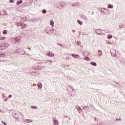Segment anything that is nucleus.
<instances>
[{
    "label": "nucleus",
    "mask_w": 125,
    "mask_h": 125,
    "mask_svg": "<svg viewBox=\"0 0 125 125\" xmlns=\"http://www.w3.org/2000/svg\"><path fill=\"white\" fill-rule=\"evenodd\" d=\"M13 40L15 43H18L21 41V37L17 36V37L14 38Z\"/></svg>",
    "instance_id": "1"
},
{
    "label": "nucleus",
    "mask_w": 125,
    "mask_h": 125,
    "mask_svg": "<svg viewBox=\"0 0 125 125\" xmlns=\"http://www.w3.org/2000/svg\"><path fill=\"white\" fill-rule=\"evenodd\" d=\"M17 52L18 53H20L21 55H22L24 54V50L22 48H20L18 49V50H17Z\"/></svg>",
    "instance_id": "2"
},
{
    "label": "nucleus",
    "mask_w": 125,
    "mask_h": 125,
    "mask_svg": "<svg viewBox=\"0 0 125 125\" xmlns=\"http://www.w3.org/2000/svg\"><path fill=\"white\" fill-rule=\"evenodd\" d=\"M110 52H111V55H112V56H113V57H115V56H116V54H117V51H116V50L112 49L111 50Z\"/></svg>",
    "instance_id": "3"
},
{
    "label": "nucleus",
    "mask_w": 125,
    "mask_h": 125,
    "mask_svg": "<svg viewBox=\"0 0 125 125\" xmlns=\"http://www.w3.org/2000/svg\"><path fill=\"white\" fill-rule=\"evenodd\" d=\"M0 15H7L6 11L5 10L0 11Z\"/></svg>",
    "instance_id": "4"
},
{
    "label": "nucleus",
    "mask_w": 125,
    "mask_h": 125,
    "mask_svg": "<svg viewBox=\"0 0 125 125\" xmlns=\"http://www.w3.org/2000/svg\"><path fill=\"white\" fill-rule=\"evenodd\" d=\"M96 33L97 34V35H102L103 33L101 31V30L100 29H98L96 30Z\"/></svg>",
    "instance_id": "5"
},
{
    "label": "nucleus",
    "mask_w": 125,
    "mask_h": 125,
    "mask_svg": "<svg viewBox=\"0 0 125 125\" xmlns=\"http://www.w3.org/2000/svg\"><path fill=\"white\" fill-rule=\"evenodd\" d=\"M47 56H49V57H53L54 56V54H52L51 52L46 53Z\"/></svg>",
    "instance_id": "6"
},
{
    "label": "nucleus",
    "mask_w": 125,
    "mask_h": 125,
    "mask_svg": "<svg viewBox=\"0 0 125 125\" xmlns=\"http://www.w3.org/2000/svg\"><path fill=\"white\" fill-rule=\"evenodd\" d=\"M116 59H118L119 57H121V54L119 52H116V54H115V56H114Z\"/></svg>",
    "instance_id": "7"
},
{
    "label": "nucleus",
    "mask_w": 125,
    "mask_h": 125,
    "mask_svg": "<svg viewBox=\"0 0 125 125\" xmlns=\"http://www.w3.org/2000/svg\"><path fill=\"white\" fill-rule=\"evenodd\" d=\"M53 124L54 125H59V122H58V121L56 119H54Z\"/></svg>",
    "instance_id": "8"
},
{
    "label": "nucleus",
    "mask_w": 125,
    "mask_h": 125,
    "mask_svg": "<svg viewBox=\"0 0 125 125\" xmlns=\"http://www.w3.org/2000/svg\"><path fill=\"white\" fill-rule=\"evenodd\" d=\"M72 57H74V58H77L78 59H79V58H80V55H77V54H72Z\"/></svg>",
    "instance_id": "9"
},
{
    "label": "nucleus",
    "mask_w": 125,
    "mask_h": 125,
    "mask_svg": "<svg viewBox=\"0 0 125 125\" xmlns=\"http://www.w3.org/2000/svg\"><path fill=\"white\" fill-rule=\"evenodd\" d=\"M30 75H31V76H34L35 77H37V76H38V74L35 71L30 72Z\"/></svg>",
    "instance_id": "10"
},
{
    "label": "nucleus",
    "mask_w": 125,
    "mask_h": 125,
    "mask_svg": "<svg viewBox=\"0 0 125 125\" xmlns=\"http://www.w3.org/2000/svg\"><path fill=\"white\" fill-rule=\"evenodd\" d=\"M2 46L3 47H8V46H9V44L7 43H4L2 44Z\"/></svg>",
    "instance_id": "11"
},
{
    "label": "nucleus",
    "mask_w": 125,
    "mask_h": 125,
    "mask_svg": "<svg viewBox=\"0 0 125 125\" xmlns=\"http://www.w3.org/2000/svg\"><path fill=\"white\" fill-rule=\"evenodd\" d=\"M98 54L99 56H102V55H103V53L102 52V51L99 50L98 51Z\"/></svg>",
    "instance_id": "12"
},
{
    "label": "nucleus",
    "mask_w": 125,
    "mask_h": 125,
    "mask_svg": "<svg viewBox=\"0 0 125 125\" xmlns=\"http://www.w3.org/2000/svg\"><path fill=\"white\" fill-rule=\"evenodd\" d=\"M38 86L39 87V88H40V89H41V88H42V83H39L38 84Z\"/></svg>",
    "instance_id": "13"
},
{
    "label": "nucleus",
    "mask_w": 125,
    "mask_h": 125,
    "mask_svg": "<svg viewBox=\"0 0 125 125\" xmlns=\"http://www.w3.org/2000/svg\"><path fill=\"white\" fill-rule=\"evenodd\" d=\"M81 18H82V19H84V20H87L88 19V18L84 15L81 16Z\"/></svg>",
    "instance_id": "14"
},
{
    "label": "nucleus",
    "mask_w": 125,
    "mask_h": 125,
    "mask_svg": "<svg viewBox=\"0 0 125 125\" xmlns=\"http://www.w3.org/2000/svg\"><path fill=\"white\" fill-rule=\"evenodd\" d=\"M83 56H88V52L87 51H85L83 52Z\"/></svg>",
    "instance_id": "15"
},
{
    "label": "nucleus",
    "mask_w": 125,
    "mask_h": 125,
    "mask_svg": "<svg viewBox=\"0 0 125 125\" xmlns=\"http://www.w3.org/2000/svg\"><path fill=\"white\" fill-rule=\"evenodd\" d=\"M32 122L33 120H30V119L25 120V123H27V124H30V123H32Z\"/></svg>",
    "instance_id": "16"
},
{
    "label": "nucleus",
    "mask_w": 125,
    "mask_h": 125,
    "mask_svg": "<svg viewBox=\"0 0 125 125\" xmlns=\"http://www.w3.org/2000/svg\"><path fill=\"white\" fill-rule=\"evenodd\" d=\"M91 65H92L93 66H97V63H96V62H90Z\"/></svg>",
    "instance_id": "17"
},
{
    "label": "nucleus",
    "mask_w": 125,
    "mask_h": 125,
    "mask_svg": "<svg viewBox=\"0 0 125 125\" xmlns=\"http://www.w3.org/2000/svg\"><path fill=\"white\" fill-rule=\"evenodd\" d=\"M105 10H107V9H106L105 8H101V11L102 12H103V13H105Z\"/></svg>",
    "instance_id": "18"
},
{
    "label": "nucleus",
    "mask_w": 125,
    "mask_h": 125,
    "mask_svg": "<svg viewBox=\"0 0 125 125\" xmlns=\"http://www.w3.org/2000/svg\"><path fill=\"white\" fill-rule=\"evenodd\" d=\"M23 1L22 0H19L17 2V5H19V4H21Z\"/></svg>",
    "instance_id": "19"
},
{
    "label": "nucleus",
    "mask_w": 125,
    "mask_h": 125,
    "mask_svg": "<svg viewBox=\"0 0 125 125\" xmlns=\"http://www.w3.org/2000/svg\"><path fill=\"white\" fill-rule=\"evenodd\" d=\"M50 25H51L52 27H53L54 26V21H50Z\"/></svg>",
    "instance_id": "20"
},
{
    "label": "nucleus",
    "mask_w": 125,
    "mask_h": 125,
    "mask_svg": "<svg viewBox=\"0 0 125 125\" xmlns=\"http://www.w3.org/2000/svg\"><path fill=\"white\" fill-rule=\"evenodd\" d=\"M77 23H78V24H79V25H83V21H82L80 20L77 21Z\"/></svg>",
    "instance_id": "21"
},
{
    "label": "nucleus",
    "mask_w": 125,
    "mask_h": 125,
    "mask_svg": "<svg viewBox=\"0 0 125 125\" xmlns=\"http://www.w3.org/2000/svg\"><path fill=\"white\" fill-rule=\"evenodd\" d=\"M0 57H5V54L4 53L0 54Z\"/></svg>",
    "instance_id": "22"
},
{
    "label": "nucleus",
    "mask_w": 125,
    "mask_h": 125,
    "mask_svg": "<svg viewBox=\"0 0 125 125\" xmlns=\"http://www.w3.org/2000/svg\"><path fill=\"white\" fill-rule=\"evenodd\" d=\"M107 7L108 8H113V5L111 4H108Z\"/></svg>",
    "instance_id": "23"
},
{
    "label": "nucleus",
    "mask_w": 125,
    "mask_h": 125,
    "mask_svg": "<svg viewBox=\"0 0 125 125\" xmlns=\"http://www.w3.org/2000/svg\"><path fill=\"white\" fill-rule=\"evenodd\" d=\"M112 38H113V36L111 35H108L107 36V39H109V40H110V39H111Z\"/></svg>",
    "instance_id": "24"
},
{
    "label": "nucleus",
    "mask_w": 125,
    "mask_h": 125,
    "mask_svg": "<svg viewBox=\"0 0 125 125\" xmlns=\"http://www.w3.org/2000/svg\"><path fill=\"white\" fill-rule=\"evenodd\" d=\"M90 60V59H89V58H88V57L84 58V60H86L87 61H89Z\"/></svg>",
    "instance_id": "25"
},
{
    "label": "nucleus",
    "mask_w": 125,
    "mask_h": 125,
    "mask_svg": "<svg viewBox=\"0 0 125 125\" xmlns=\"http://www.w3.org/2000/svg\"><path fill=\"white\" fill-rule=\"evenodd\" d=\"M3 34L4 35H6V34H7V31H6V30H3Z\"/></svg>",
    "instance_id": "26"
},
{
    "label": "nucleus",
    "mask_w": 125,
    "mask_h": 125,
    "mask_svg": "<svg viewBox=\"0 0 125 125\" xmlns=\"http://www.w3.org/2000/svg\"><path fill=\"white\" fill-rule=\"evenodd\" d=\"M42 12L44 14H45V13H46V10L45 9H43V10H42Z\"/></svg>",
    "instance_id": "27"
},
{
    "label": "nucleus",
    "mask_w": 125,
    "mask_h": 125,
    "mask_svg": "<svg viewBox=\"0 0 125 125\" xmlns=\"http://www.w3.org/2000/svg\"><path fill=\"white\" fill-rule=\"evenodd\" d=\"M0 40L1 41H4V40H5V37H0Z\"/></svg>",
    "instance_id": "28"
},
{
    "label": "nucleus",
    "mask_w": 125,
    "mask_h": 125,
    "mask_svg": "<svg viewBox=\"0 0 125 125\" xmlns=\"http://www.w3.org/2000/svg\"><path fill=\"white\" fill-rule=\"evenodd\" d=\"M31 108L32 109H38V107L37 106H31Z\"/></svg>",
    "instance_id": "29"
},
{
    "label": "nucleus",
    "mask_w": 125,
    "mask_h": 125,
    "mask_svg": "<svg viewBox=\"0 0 125 125\" xmlns=\"http://www.w3.org/2000/svg\"><path fill=\"white\" fill-rule=\"evenodd\" d=\"M77 44H78V45H80V44H81V42L78 41L77 42Z\"/></svg>",
    "instance_id": "30"
},
{
    "label": "nucleus",
    "mask_w": 125,
    "mask_h": 125,
    "mask_svg": "<svg viewBox=\"0 0 125 125\" xmlns=\"http://www.w3.org/2000/svg\"><path fill=\"white\" fill-rule=\"evenodd\" d=\"M9 1L10 3H13V2H14V0H10Z\"/></svg>",
    "instance_id": "31"
},
{
    "label": "nucleus",
    "mask_w": 125,
    "mask_h": 125,
    "mask_svg": "<svg viewBox=\"0 0 125 125\" xmlns=\"http://www.w3.org/2000/svg\"><path fill=\"white\" fill-rule=\"evenodd\" d=\"M77 110H78V111H80V110H81L82 111H83V109H82V108H81V107H78V108H77Z\"/></svg>",
    "instance_id": "32"
},
{
    "label": "nucleus",
    "mask_w": 125,
    "mask_h": 125,
    "mask_svg": "<svg viewBox=\"0 0 125 125\" xmlns=\"http://www.w3.org/2000/svg\"><path fill=\"white\" fill-rule=\"evenodd\" d=\"M1 123H2L3 124V125H7V124H6V123H5V122L1 121Z\"/></svg>",
    "instance_id": "33"
},
{
    "label": "nucleus",
    "mask_w": 125,
    "mask_h": 125,
    "mask_svg": "<svg viewBox=\"0 0 125 125\" xmlns=\"http://www.w3.org/2000/svg\"><path fill=\"white\" fill-rule=\"evenodd\" d=\"M15 116L16 118L17 119V120H18V119H19V117H17V116H16V115H17L16 113H15Z\"/></svg>",
    "instance_id": "34"
},
{
    "label": "nucleus",
    "mask_w": 125,
    "mask_h": 125,
    "mask_svg": "<svg viewBox=\"0 0 125 125\" xmlns=\"http://www.w3.org/2000/svg\"><path fill=\"white\" fill-rule=\"evenodd\" d=\"M49 63H52V61H51V60H48V62Z\"/></svg>",
    "instance_id": "35"
},
{
    "label": "nucleus",
    "mask_w": 125,
    "mask_h": 125,
    "mask_svg": "<svg viewBox=\"0 0 125 125\" xmlns=\"http://www.w3.org/2000/svg\"><path fill=\"white\" fill-rule=\"evenodd\" d=\"M7 100H8V98H6L4 99V101H7Z\"/></svg>",
    "instance_id": "36"
},
{
    "label": "nucleus",
    "mask_w": 125,
    "mask_h": 125,
    "mask_svg": "<svg viewBox=\"0 0 125 125\" xmlns=\"http://www.w3.org/2000/svg\"><path fill=\"white\" fill-rule=\"evenodd\" d=\"M8 97H9V98H11V97H12V95H10L8 96Z\"/></svg>",
    "instance_id": "37"
},
{
    "label": "nucleus",
    "mask_w": 125,
    "mask_h": 125,
    "mask_svg": "<svg viewBox=\"0 0 125 125\" xmlns=\"http://www.w3.org/2000/svg\"><path fill=\"white\" fill-rule=\"evenodd\" d=\"M0 112L1 113H4V112H3V111H1V109H0Z\"/></svg>",
    "instance_id": "38"
},
{
    "label": "nucleus",
    "mask_w": 125,
    "mask_h": 125,
    "mask_svg": "<svg viewBox=\"0 0 125 125\" xmlns=\"http://www.w3.org/2000/svg\"><path fill=\"white\" fill-rule=\"evenodd\" d=\"M70 88H71V89H72L73 91H74V88L71 87V86L70 87Z\"/></svg>",
    "instance_id": "39"
},
{
    "label": "nucleus",
    "mask_w": 125,
    "mask_h": 125,
    "mask_svg": "<svg viewBox=\"0 0 125 125\" xmlns=\"http://www.w3.org/2000/svg\"><path fill=\"white\" fill-rule=\"evenodd\" d=\"M57 44H59L60 46H62V45L61 44H59V43H58Z\"/></svg>",
    "instance_id": "40"
},
{
    "label": "nucleus",
    "mask_w": 125,
    "mask_h": 125,
    "mask_svg": "<svg viewBox=\"0 0 125 125\" xmlns=\"http://www.w3.org/2000/svg\"><path fill=\"white\" fill-rule=\"evenodd\" d=\"M2 97H3L4 98L5 97V95H2Z\"/></svg>",
    "instance_id": "41"
},
{
    "label": "nucleus",
    "mask_w": 125,
    "mask_h": 125,
    "mask_svg": "<svg viewBox=\"0 0 125 125\" xmlns=\"http://www.w3.org/2000/svg\"><path fill=\"white\" fill-rule=\"evenodd\" d=\"M72 32H73V33H75V32H76V30H72Z\"/></svg>",
    "instance_id": "42"
},
{
    "label": "nucleus",
    "mask_w": 125,
    "mask_h": 125,
    "mask_svg": "<svg viewBox=\"0 0 125 125\" xmlns=\"http://www.w3.org/2000/svg\"><path fill=\"white\" fill-rule=\"evenodd\" d=\"M80 47H81V48H82V47H83V45H80Z\"/></svg>",
    "instance_id": "43"
},
{
    "label": "nucleus",
    "mask_w": 125,
    "mask_h": 125,
    "mask_svg": "<svg viewBox=\"0 0 125 125\" xmlns=\"http://www.w3.org/2000/svg\"><path fill=\"white\" fill-rule=\"evenodd\" d=\"M53 32H55V30L52 29Z\"/></svg>",
    "instance_id": "44"
},
{
    "label": "nucleus",
    "mask_w": 125,
    "mask_h": 125,
    "mask_svg": "<svg viewBox=\"0 0 125 125\" xmlns=\"http://www.w3.org/2000/svg\"><path fill=\"white\" fill-rule=\"evenodd\" d=\"M118 121H121V118H119V119H118Z\"/></svg>",
    "instance_id": "45"
},
{
    "label": "nucleus",
    "mask_w": 125,
    "mask_h": 125,
    "mask_svg": "<svg viewBox=\"0 0 125 125\" xmlns=\"http://www.w3.org/2000/svg\"><path fill=\"white\" fill-rule=\"evenodd\" d=\"M95 120H97V118H95Z\"/></svg>",
    "instance_id": "46"
},
{
    "label": "nucleus",
    "mask_w": 125,
    "mask_h": 125,
    "mask_svg": "<svg viewBox=\"0 0 125 125\" xmlns=\"http://www.w3.org/2000/svg\"><path fill=\"white\" fill-rule=\"evenodd\" d=\"M0 51H1V50H0Z\"/></svg>",
    "instance_id": "47"
}]
</instances>
